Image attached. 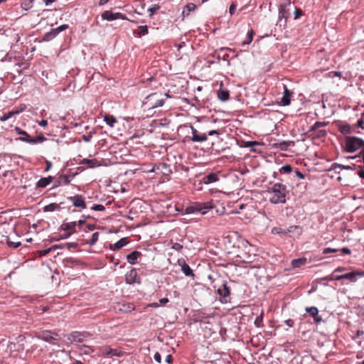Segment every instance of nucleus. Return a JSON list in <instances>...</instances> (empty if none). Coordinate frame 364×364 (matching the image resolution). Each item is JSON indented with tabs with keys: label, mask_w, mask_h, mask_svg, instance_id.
I'll return each instance as SVG.
<instances>
[{
	"label": "nucleus",
	"mask_w": 364,
	"mask_h": 364,
	"mask_svg": "<svg viewBox=\"0 0 364 364\" xmlns=\"http://www.w3.org/2000/svg\"><path fill=\"white\" fill-rule=\"evenodd\" d=\"M267 193L271 194L269 202L272 204L285 203L289 191L286 185L281 183H272L267 188Z\"/></svg>",
	"instance_id": "obj_1"
},
{
	"label": "nucleus",
	"mask_w": 364,
	"mask_h": 364,
	"mask_svg": "<svg viewBox=\"0 0 364 364\" xmlns=\"http://www.w3.org/2000/svg\"><path fill=\"white\" fill-rule=\"evenodd\" d=\"M31 1H25L22 4L23 8L25 10H28L29 8L31 7Z\"/></svg>",
	"instance_id": "obj_60"
},
{
	"label": "nucleus",
	"mask_w": 364,
	"mask_h": 364,
	"mask_svg": "<svg viewBox=\"0 0 364 364\" xmlns=\"http://www.w3.org/2000/svg\"><path fill=\"white\" fill-rule=\"evenodd\" d=\"M295 10H294V18L295 19H297L299 18L300 16H302V11L301 9L296 8V7H294Z\"/></svg>",
	"instance_id": "obj_58"
},
{
	"label": "nucleus",
	"mask_w": 364,
	"mask_h": 364,
	"mask_svg": "<svg viewBox=\"0 0 364 364\" xmlns=\"http://www.w3.org/2000/svg\"><path fill=\"white\" fill-rule=\"evenodd\" d=\"M323 280L327 281V282H331L333 280H337V279H336V276H335V274H333V272L332 274L326 276L323 278Z\"/></svg>",
	"instance_id": "obj_56"
},
{
	"label": "nucleus",
	"mask_w": 364,
	"mask_h": 364,
	"mask_svg": "<svg viewBox=\"0 0 364 364\" xmlns=\"http://www.w3.org/2000/svg\"><path fill=\"white\" fill-rule=\"evenodd\" d=\"M60 179L61 180L60 183H62L63 185H68L71 181L70 176L68 175H61L60 176Z\"/></svg>",
	"instance_id": "obj_48"
},
{
	"label": "nucleus",
	"mask_w": 364,
	"mask_h": 364,
	"mask_svg": "<svg viewBox=\"0 0 364 364\" xmlns=\"http://www.w3.org/2000/svg\"><path fill=\"white\" fill-rule=\"evenodd\" d=\"M21 112V111H20V110H11L8 112L4 113L0 117V120L1 122H5V121L9 119L10 118H11L12 117H14L15 114H19Z\"/></svg>",
	"instance_id": "obj_30"
},
{
	"label": "nucleus",
	"mask_w": 364,
	"mask_h": 364,
	"mask_svg": "<svg viewBox=\"0 0 364 364\" xmlns=\"http://www.w3.org/2000/svg\"><path fill=\"white\" fill-rule=\"evenodd\" d=\"M154 358L156 363H161V356L159 352L155 353V354L154 355Z\"/></svg>",
	"instance_id": "obj_61"
},
{
	"label": "nucleus",
	"mask_w": 364,
	"mask_h": 364,
	"mask_svg": "<svg viewBox=\"0 0 364 364\" xmlns=\"http://www.w3.org/2000/svg\"><path fill=\"white\" fill-rule=\"evenodd\" d=\"M15 130L18 134L24 135V136H19L16 139L21 141L26 142L31 144H41L46 140V138L42 134L38 135L36 137H31L26 131L21 129L19 127H16Z\"/></svg>",
	"instance_id": "obj_4"
},
{
	"label": "nucleus",
	"mask_w": 364,
	"mask_h": 364,
	"mask_svg": "<svg viewBox=\"0 0 364 364\" xmlns=\"http://www.w3.org/2000/svg\"><path fill=\"white\" fill-rule=\"evenodd\" d=\"M364 149V140L361 138L346 136L345 137V151L348 153H353L358 149Z\"/></svg>",
	"instance_id": "obj_2"
},
{
	"label": "nucleus",
	"mask_w": 364,
	"mask_h": 364,
	"mask_svg": "<svg viewBox=\"0 0 364 364\" xmlns=\"http://www.w3.org/2000/svg\"><path fill=\"white\" fill-rule=\"evenodd\" d=\"M339 251H341L343 255H350L351 253V250L348 247L339 249Z\"/></svg>",
	"instance_id": "obj_63"
},
{
	"label": "nucleus",
	"mask_w": 364,
	"mask_h": 364,
	"mask_svg": "<svg viewBox=\"0 0 364 364\" xmlns=\"http://www.w3.org/2000/svg\"><path fill=\"white\" fill-rule=\"evenodd\" d=\"M198 202L192 204L191 205H188L185 208H182L181 210L176 208L177 211L181 213L182 215H190V214H196L198 213Z\"/></svg>",
	"instance_id": "obj_15"
},
{
	"label": "nucleus",
	"mask_w": 364,
	"mask_h": 364,
	"mask_svg": "<svg viewBox=\"0 0 364 364\" xmlns=\"http://www.w3.org/2000/svg\"><path fill=\"white\" fill-rule=\"evenodd\" d=\"M49 309L48 306H39L36 309V314L41 315Z\"/></svg>",
	"instance_id": "obj_50"
},
{
	"label": "nucleus",
	"mask_w": 364,
	"mask_h": 364,
	"mask_svg": "<svg viewBox=\"0 0 364 364\" xmlns=\"http://www.w3.org/2000/svg\"><path fill=\"white\" fill-rule=\"evenodd\" d=\"M292 171V168L290 165L287 164L282 166L279 169V172L282 174H288Z\"/></svg>",
	"instance_id": "obj_45"
},
{
	"label": "nucleus",
	"mask_w": 364,
	"mask_h": 364,
	"mask_svg": "<svg viewBox=\"0 0 364 364\" xmlns=\"http://www.w3.org/2000/svg\"><path fill=\"white\" fill-rule=\"evenodd\" d=\"M104 122L110 127H114L117 122L116 118L113 115L105 114L103 117Z\"/></svg>",
	"instance_id": "obj_35"
},
{
	"label": "nucleus",
	"mask_w": 364,
	"mask_h": 364,
	"mask_svg": "<svg viewBox=\"0 0 364 364\" xmlns=\"http://www.w3.org/2000/svg\"><path fill=\"white\" fill-rule=\"evenodd\" d=\"M92 210L95 211H103L105 210V208L103 205L101 204H95L91 208Z\"/></svg>",
	"instance_id": "obj_49"
},
{
	"label": "nucleus",
	"mask_w": 364,
	"mask_h": 364,
	"mask_svg": "<svg viewBox=\"0 0 364 364\" xmlns=\"http://www.w3.org/2000/svg\"><path fill=\"white\" fill-rule=\"evenodd\" d=\"M286 230L287 231V235L290 233L300 235L302 232L301 228L298 225H291Z\"/></svg>",
	"instance_id": "obj_36"
},
{
	"label": "nucleus",
	"mask_w": 364,
	"mask_h": 364,
	"mask_svg": "<svg viewBox=\"0 0 364 364\" xmlns=\"http://www.w3.org/2000/svg\"><path fill=\"white\" fill-rule=\"evenodd\" d=\"M171 248L173 250H176V251H180L181 250H182L183 245H181L180 243L175 242V243L173 244Z\"/></svg>",
	"instance_id": "obj_59"
},
{
	"label": "nucleus",
	"mask_w": 364,
	"mask_h": 364,
	"mask_svg": "<svg viewBox=\"0 0 364 364\" xmlns=\"http://www.w3.org/2000/svg\"><path fill=\"white\" fill-rule=\"evenodd\" d=\"M339 251V249L326 247L323 249V254L334 253Z\"/></svg>",
	"instance_id": "obj_53"
},
{
	"label": "nucleus",
	"mask_w": 364,
	"mask_h": 364,
	"mask_svg": "<svg viewBox=\"0 0 364 364\" xmlns=\"http://www.w3.org/2000/svg\"><path fill=\"white\" fill-rule=\"evenodd\" d=\"M290 16V9L282 6L279 7V18H284L286 21Z\"/></svg>",
	"instance_id": "obj_29"
},
{
	"label": "nucleus",
	"mask_w": 364,
	"mask_h": 364,
	"mask_svg": "<svg viewBox=\"0 0 364 364\" xmlns=\"http://www.w3.org/2000/svg\"><path fill=\"white\" fill-rule=\"evenodd\" d=\"M295 142L294 141H283L276 144V146L282 151H287L289 146H294Z\"/></svg>",
	"instance_id": "obj_28"
},
{
	"label": "nucleus",
	"mask_w": 364,
	"mask_h": 364,
	"mask_svg": "<svg viewBox=\"0 0 364 364\" xmlns=\"http://www.w3.org/2000/svg\"><path fill=\"white\" fill-rule=\"evenodd\" d=\"M68 28V24H62L56 28H52L50 31L46 32L43 36V41H50L54 39L60 32Z\"/></svg>",
	"instance_id": "obj_6"
},
{
	"label": "nucleus",
	"mask_w": 364,
	"mask_h": 364,
	"mask_svg": "<svg viewBox=\"0 0 364 364\" xmlns=\"http://www.w3.org/2000/svg\"><path fill=\"white\" fill-rule=\"evenodd\" d=\"M305 311L314 318L315 323H318L322 321V318L318 314V310L315 306L306 307Z\"/></svg>",
	"instance_id": "obj_14"
},
{
	"label": "nucleus",
	"mask_w": 364,
	"mask_h": 364,
	"mask_svg": "<svg viewBox=\"0 0 364 364\" xmlns=\"http://www.w3.org/2000/svg\"><path fill=\"white\" fill-rule=\"evenodd\" d=\"M124 312H130L134 309V306L132 304H123Z\"/></svg>",
	"instance_id": "obj_51"
},
{
	"label": "nucleus",
	"mask_w": 364,
	"mask_h": 364,
	"mask_svg": "<svg viewBox=\"0 0 364 364\" xmlns=\"http://www.w3.org/2000/svg\"><path fill=\"white\" fill-rule=\"evenodd\" d=\"M148 33V27L147 26H139V32L137 33L139 37L144 36Z\"/></svg>",
	"instance_id": "obj_46"
},
{
	"label": "nucleus",
	"mask_w": 364,
	"mask_h": 364,
	"mask_svg": "<svg viewBox=\"0 0 364 364\" xmlns=\"http://www.w3.org/2000/svg\"><path fill=\"white\" fill-rule=\"evenodd\" d=\"M358 277H364V272L363 271L350 272H348L346 274L337 275L336 279H337V280L348 279L352 282H355L357 281Z\"/></svg>",
	"instance_id": "obj_9"
},
{
	"label": "nucleus",
	"mask_w": 364,
	"mask_h": 364,
	"mask_svg": "<svg viewBox=\"0 0 364 364\" xmlns=\"http://www.w3.org/2000/svg\"><path fill=\"white\" fill-rule=\"evenodd\" d=\"M306 263V258L301 257L299 259H294L291 261V266L294 268H299L304 266Z\"/></svg>",
	"instance_id": "obj_33"
},
{
	"label": "nucleus",
	"mask_w": 364,
	"mask_h": 364,
	"mask_svg": "<svg viewBox=\"0 0 364 364\" xmlns=\"http://www.w3.org/2000/svg\"><path fill=\"white\" fill-rule=\"evenodd\" d=\"M99 235H100V233L98 232H95L92 233L91 239L87 242V243L90 246H93L94 245H95L98 240Z\"/></svg>",
	"instance_id": "obj_44"
},
{
	"label": "nucleus",
	"mask_w": 364,
	"mask_h": 364,
	"mask_svg": "<svg viewBox=\"0 0 364 364\" xmlns=\"http://www.w3.org/2000/svg\"><path fill=\"white\" fill-rule=\"evenodd\" d=\"M339 131L343 134H349L352 133L353 129L349 124H343L339 127Z\"/></svg>",
	"instance_id": "obj_41"
},
{
	"label": "nucleus",
	"mask_w": 364,
	"mask_h": 364,
	"mask_svg": "<svg viewBox=\"0 0 364 364\" xmlns=\"http://www.w3.org/2000/svg\"><path fill=\"white\" fill-rule=\"evenodd\" d=\"M357 126L361 129H364V119H359L357 122Z\"/></svg>",
	"instance_id": "obj_64"
},
{
	"label": "nucleus",
	"mask_w": 364,
	"mask_h": 364,
	"mask_svg": "<svg viewBox=\"0 0 364 364\" xmlns=\"http://www.w3.org/2000/svg\"><path fill=\"white\" fill-rule=\"evenodd\" d=\"M169 301L168 299V298H162L161 299H159V301L158 302H153V303H150L149 304H147L146 307L149 308H158L160 306H164L165 304H166Z\"/></svg>",
	"instance_id": "obj_31"
},
{
	"label": "nucleus",
	"mask_w": 364,
	"mask_h": 364,
	"mask_svg": "<svg viewBox=\"0 0 364 364\" xmlns=\"http://www.w3.org/2000/svg\"><path fill=\"white\" fill-rule=\"evenodd\" d=\"M103 20L111 21L117 19L127 20V18L124 14L119 12H112V11H105L101 14Z\"/></svg>",
	"instance_id": "obj_8"
},
{
	"label": "nucleus",
	"mask_w": 364,
	"mask_h": 364,
	"mask_svg": "<svg viewBox=\"0 0 364 364\" xmlns=\"http://www.w3.org/2000/svg\"><path fill=\"white\" fill-rule=\"evenodd\" d=\"M229 92L226 90H220L218 92V97L222 102H225L229 99Z\"/></svg>",
	"instance_id": "obj_38"
},
{
	"label": "nucleus",
	"mask_w": 364,
	"mask_h": 364,
	"mask_svg": "<svg viewBox=\"0 0 364 364\" xmlns=\"http://www.w3.org/2000/svg\"><path fill=\"white\" fill-rule=\"evenodd\" d=\"M77 226V222H66L65 220L60 225V229L67 232H73V233L75 232V228Z\"/></svg>",
	"instance_id": "obj_22"
},
{
	"label": "nucleus",
	"mask_w": 364,
	"mask_h": 364,
	"mask_svg": "<svg viewBox=\"0 0 364 364\" xmlns=\"http://www.w3.org/2000/svg\"><path fill=\"white\" fill-rule=\"evenodd\" d=\"M291 2L290 0H283L279 6H282V7H284L286 9H289V7L291 6Z\"/></svg>",
	"instance_id": "obj_54"
},
{
	"label": "nucleus",
	"mask_w": 364,
	"mask_h": 364,
	"mask_svg": "<svg viewBox=\"0 0 364 364\" xmlns=\"http://www.w3.org/2000/svg\"><path fill=\"white\" fill-rule=\"evenodd\" d=\"M165 100L162 97L161 93H152L148 95L144 105L149 109H155L161 107Z\"/></svg>",
	"instance_id": "obj_3"
},
{
	"label": "nucleus",
	"mask_w": 364,
	"mask_h": 364,
	"mask_svg": "<svg viewBox=\"0 0 364 364\" xmlns=\"http://www.w3.org/2000/svg\"><path fill=\"white\" fill-rule=\"evenodd\" d=\"M80 165H85L87 168H95L101 166V164L97 161V159H83L80 161Z\"/></svg>",
	"instance_id": "obj_19"
},
{
	"label": "nucleus",
	"mask_w": 364,
	"mask_h": 364,
	"mask_svg": "<svg viewBox=\"0 0 364 364\" xmlns=\"http://www.w3.org/2000/svg\"><path fill=\"white\" fill-rule=\"evenodd\" d=\"M91 336V333L87 331H75L68 336V340L71 343H82L87 341Z\"/></svg>",
	"instance_id": "obj_5"
},
{
	"label": "nucleus",
	"mask_w": 364,
	"mask_h": 364,
	"mask_svg": "<svg viewBox=\"0 0 364 364\" xmlns=\"http://www.w3.org/2000/svg\"><path fill=\"white\" fill-rule=\"evenodd\" d=\"M237 257L239 259V262L243 263H250L252 261L253 256L249 253L242 251L239 255H237Z\"/></svg>",
	"instance_id": "obj_24"
},
{
	"label": "nucleus",
	"mask_w": 364,
	"mask_h": 364,
	"mask_svg": "<svg viewBox=\"0 0 364 364\" xmlns=\"http://www.w3.org/2000/svg\"><path fill=\"white\" fill-rule=\"evenodd\" d=\"M198 213H200L201 215L206 214L208 212V210L213 208V205L212 201H205V202H203V203L198 202Z\"/></svg>",
	"instance_id": "obj_18"
},
{
	"label": "nucleus",
	"mask_w": 364,
	"mask_h": 364,
	"mask_svg": "<svg viewBox=\"0 0 364 364\" xmlns=\"http://www.w3.org/2000/svg\"><path fill=\"white\" fill-rule=\"evenodd\" d=\"M197 6L193 3L187 4L183 9L182 16L183 17H187L190 15L192 11L196 9Z\"/></svg>",
	"instance_id": "obj_25"
},
{
	"label": "nucleus",
	"mask_w": 364,
	"mask_h": 364,
	"mask_svg": "<svg viewBox=\"0 0 364 364\" xmlns=\"http://www.w3.org/2000/svg\"><path fill=\"white\" fill-rule=\"evenodd\" d=\"M159 9H160V6L158 4H155L152 7L149 9V11L150 12L151 15H153Z\"/></svg>",
	"instance_id": "obj_57"
},
{
	"label": "nucleus",
	"mask_w": 364,
	"mask_h": 364,
	"mask_svg": "<svg viewBox=\"0 0 364 364\" xmlns=\"http://www.w3.org/2000/svg\"><path fill=\"white\" fill-rule=\"evenodd\" d=\"M60 208H61L60 203L58 204V203H50V204L46 205L43 208V211L44 212H53L55 210H60Z\"/></svg>",
	"instance_id": "obj_32"
},
{
	"label": "nucleus",
	"mask_w": 364,
	"mask_h": 364,
	"mask_svg": "<svg viewBox=\"0 0 364 364\" xmlns=\"http://www.w3.org/2000/svg\"><path fill=\"white\" fill-rule=\"evenodd\" d=\"M309 132H312L313 138H316V139L325 137L327 134L326 131L325 129H317L316 131H310L309 130Z\"/></svg>",
	"instance_id": "obj_40"
},
{
	"label": "nucleus",
	"mask_w": 364,
	"mask_h": 364,
	"mask_svg": "<svg viewBox=\"0 0 364 364\" xmlns=\"http://www.w3.org/2000/svg\"><path fill=\"white\" fill-rule=\"evenodd\" d=\"M52 181V176H48L46 178H41L38 182H37V187L38 188H45L48 185L50 184V183Z\"/></svg>",
	"instance_id": "obj_34"
},
{
	"label": "nucleus",
	"mask_w": 364,
	"mask_h": 364,
	"mask_svg": "<svg viewBox=\"0 0 364 364\" xmlns=\"http://www.w3.org/2000/svg\"><path fill=\"white\" fill-rule=\"evenodd\" d=\"M218 180H219V178L218 177L217 173H210L207 174L206 176H205L202 178V182L204 184H210V183L216 182Z\"/></svg>",
	"instance_id": "obj_23"
},
{
	"label": "nucleus",
	"mask_w": 364,
	"mask_h": 364,
	"mask_svg": "<svg viewBox=\"0 0 364 364\" xmlns=\"http://www.w3.org/2000/svg\"><path fill=\"white\" fill-rule=\"evenodd\" d=\"M271 232L273 235H279L282 237L287 236V231L286 230V229H283L280 227L272 228Z\"/></svg>",
	"instance_id": "obj_37"
},
{
	"label": "nucleus",
	"mask_w": 364,
	"mask_h": 364,
	"mask_svg": "<svg viewBox=\"0 0 364 364\" xmlns=\"http://www.w3.org/2000/svg\"><path fill=\"white\" fill-rule=\"evenodd\" d=\"M191 133H192V137L191 138V140L193 142H198L202 143L208 139L207 134L205 133H201L198 132L195 127L193 126H191Z\"/></svg>",
	"instance_id": "obj_11"
},
{
	"label": "nucleus",
	"mask_w": 364,
	"mask_h": 364,
	"mask_svg": "<svg viewBox=\"0 0 364 364\" xmlns=\"http://www.w3.org/2000/svg\"><path fill=\"white\" fill-rule=\"evenodd\" d=\"M178 264L181 267V271L186 276L191 277L192 278L195 277L193 270L191 269L189 265L186 264L183 259H178Z\"/></svg>",
	"instance_id": "obj_17"
},
{
	"label": "nucleus",
	"mask_w": 364,
	"mask_h": 364,
	"mask_svg": "<svg viewBox=\"0 0 364 364\" xmlns=\"http://www.w3.org/2000/svg\"><path fill=\"white\" fill-rule=\"evenodd\" d=\"M252 36H253V31H252V30H250L247 32V39L242 43V46H245V45L250 44L252 41V38H253Z\"/></svg>",
	"instance_id": "obj_47"
},
{
	"label": "nucleus",
	"mask_w": 364,
	"mask_h": 364,
	"mask_svg": "<svg viewBox=\"0 0 364 364\" xmlns=\"http://www.w3.org/2000/svg\"><path fill=\"white\" fill-rule=\"evenodd\" d=\"M355 164H352V166L348 165H343L338 163H333L331 164L330 168L327 170L328 171H336V168H339L340 170H355L356 168Z\"/></svg>",
	"instance_id": "obj_20"
},
{
	"label": "nucleus",
	"mask_w": 364,
	"mask_h": 364,
	"mask_svg": "<svg viewBox=\"0 0 364 364\" xmlns=\"http://www.w3.org/2000/svg\"><path fill=\"white\" fill-rule=\"evenodd\" d=\"M263 316H264V313H263V311H262L261 314H259V316H258L255 318V325L256 326V327L260 328V327L263 326Z\"/></svg>",
	"instance_id": "obj_43"
},
{
	"label": "nucleus",
	"mask_w": 364,
	"mask_h": 364,
	"mask_svg": "<svg viewBox=\"0 0 364 364\" xmlns=\"http://www.w3.org/2000/svg\"><path fill=\"white\" fill-rule=\"evenodd\" d=\"M58 334L50 331H44L37 335V338L40 340L48 342L51 344H55L58 341Z\"/></svg>",
	"instance_id": "obj_7"
},
{
	"label": "nucleus",
	"mask_w": 364,
	"mask_h": 364,
	"mask_svg": "<svg viewBox=\"0 0 364 364\" xmlns=\"http://www.w3.org/2000/svg\"><path fill=\"white\" fill-rule=\"evenodd\" d=\"M291 95L292 92L287 88V85H284V93L281 99L280 104L282 106H287L290 105Z\"/></svg>",
	"instance_id": "obj_16"
},
{
	"label": "nucleus",
	"mask_w": 364,
	"mask_h": 364,
	"mask_svg": "<svg viewBox=\"0 0 364 364\" xmlns=\"http://www.w3.org/2000/svg\"><path fill=\"white\" fill-rule=\"evenodd\" d=\"M295 176L299 179H304L305 178V174L299 171V170H296L294 171Z\"/></svg>",
	"instance_id": "obj_62"
},
{
	"label": "nucleus",
	"mask_w": 364,
	"mask_h": 364,
	"mask_svg": "<svg viewBox=\"0 0 364 364\" xmlns=\"http://www.w3.org/2000/svg\"><path fill=\"white\" fill-rule=\"evenodd\" d=\"M141 255L140 252L133 251L127 255V262L131 264H134L136 262L138 257Z\"/></svg>",
	"instance_id": "obj_27"
},
{
	"label": "nucleus",
	"mask_w": 364,
	"mask_h": 364,
	"mask_svg": "<svg viewBox=\"0 0 364 364\" xmlns=\"http://www.w3.org/2000/svg\"><path fill=\"white\" fill-rule=\"evenodd\" d=\"M57 246L54 245L50 248L42 250L40 251V255L41 256H46L52 250L55 249Z\"/></svg>",
	"instance_id": "obj_52"
},
{
	"label": "nucleus",
	"mask_w": 364,
	"mask_h": 364,
	"mask_svg": "<svg viewBox=\"0 0 364 364\" xmlns=\"http://www.w3.org/2000/svg\"><path fill=\"white\" fill-rule=\"evenodd\" d=\"M7 243L10 247H13V248H17L21 245L20 242H11V241L8 240Z\"/></svg>",
	"instance_id": "obj_55"
},
{
	"label": "nucleus",
	"mask_w": 364,
	"mask_h": 364,
	"mask_svg": "<svg viewBox=\"0 0 364 364\" xmlns=\"http://www.w3.org/2000/svg\"><path fill=\"white\" fill-rule=\"evenodd\" d=\"M127 244V239L125 237L119 240L114 244L110 245L109 249L113 251L118 250L125 246Z\"/></svg>",
	"instance_id": "obj_26"
},
{
	"label": "nucleus",
	"mask_w": 364,
	"mask_h": 364,
	"mask_svg": "<svg viewBox=\"0 0 364 364\" xmlns=\"http://www.w3.org/2000/svg\"><path fill=\"white\" fill-rule=\"evenodd\" d=\"M73 201V205L76 208H80L82 209L86 208V203L82 196L77 194L74 196L69 198Z\"/></svg>",
	"instance_id": "obj_13"
},
{
	"label": "nucleus",
	"mask_w": 364,
	"mask_h": 364,
	"mask_svg": "<svg viewBox=\"0 0 364 364\" xmlns=\"http://www.w3.org/2000/svg\"><path fill=\"white\" fill-rule=\"evenodd\" d=\"M327 124L328 122H316L314 124L313 126L311 127L310 131H316L317 129H321Z\"/></svg>",
	"instance_id": "obj_42"
},
{
	"label": "nucleus",
	"mask_w": 364,
	"mask_h": 364,
	"mask_svg": "<svg viewBox=\"0 0 364 364\" xmlns=\"http://www.w3.org/2000/svg\"><path fill=\"white\" fill-rule=\"evenodd\" d=\"M217 293L226 302V298L228 297L230 294V289L228 287L227 284L225 283L218 289Z\"/></svg>",
	"instance_id": "obj_21"
},
{
	"label": "nucleus",
	"mask_w": 364,
	"mask_h": 364,
	"mask_svg": "<svg viewBox=\"0 0 364 364\" xmlns=\"http://www.w3.org/2000/svg\"><path fill=\"white\" fill-rule=\"evenodd\" d=\"M79 350L80 353L83 355H89L94 352V350L91 346L86 345L79 346Z\"/></svg>",
	"instance_id": "obj_39"
},
{
	"label": "nucleus",
	"mask_w": 364,
	"mask_h": 364,
	"mask_svg": "<svg viewBox=\"0 0 364 364\" xmlns=\"http://www.w3.org/2000/svg\"><path fill=\"white\" fill-rule=\"evenodd\" d=\"M125 282L128 284H141V279L139 277L136 269L133 268L125 274Z\"/></svg>",
	"instance_id": "obj_10"
},
{
	"label": "nucleus",
	"mask_w": 364,
	"mask_h": 364,
	"mask_svg": "<svg viewBox=\"0 0 364 364\" xmlns=\"http://www.w3.org/2000/svg\"><path fill=\"white\" fill-rule=\"evenodd\" d=\"M100 353L104 356H115L120 357L122 355V352L117 349H113L110 346H103L100 348Z\"/></svg>",
	"instance_id": "obj_12"
}]
</instances>
